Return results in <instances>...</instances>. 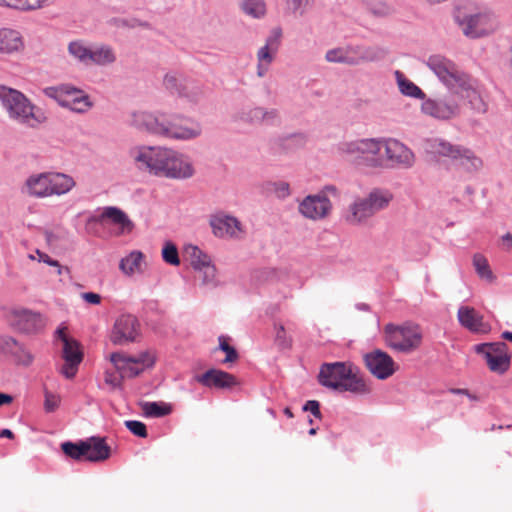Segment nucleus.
<instances>
[{"label":"nucleus","instance_id":"nucleus-44","mask_svg":"<svg viewBox=\"0 0 512 512\" xmlns=\"http://www.w3.org/2000/svg\"><path fill=\"white\" fill-rule=\"evenodd\" d=\"M366 7L370 13L377 17H386L393 13V8L381 0H367Z\"/></svg>","mask_w":512,"mask_h":512},{"label":"nucleus","instance_id":"nucleus-59","mask_svg":"<svg viewBox=\"0 0 512 512\" xmlns=\"http://www.w3.org/2000/svg\"><path fill=\"white\" fill-rule=\"evenodd\" d=\"M1 348L3 352L12 355L20 350V343L13 337H5L2 339Z\"/></svg>","mask_w":512,"mask_h":512},{"label":"nucleus","instance_id":"nucleus-63","mask_svg":"<svg viewBox=\"0 0 512 512\" xmlns=\"http://www.w3.org/2000/svg\"><path fill=\"white\" fill-rule=\"evenodd\" d=\"M112 21H113L114 25H116L117 27L134 28L136 26H144V27L148 26L147 23H143L137 19L127 20V19H123V18H114Z\"/></svg>","mask_w":512,"mask_h":512},{"label":"nucleus","instance_id":"nucleus-8","mask_svg":"<svg viewBox=\"0 0 512 512\" xmlns=\"http://www.w3.org/2000/svg\"><path fill=\"white\" fill-rule=\"evenodd\" d=\"M134 160L140 169L164 176L172 160L177 161V151L162 147H142Z\"/></svg>","mask_w":512,"mask_h":512},{"label":"nucleus","instance_id":"nucleus-45","mask_svg":"<svg viewBox=\"0 0 512 512\" xmlns=\"http://www.w3.org/2000/svg\"><path fill=\"white\" fill-rule=\"evenodd\" d=\"M325 59L330 63H340L350 66V61L348 58V45L328 50L325 54Z\"/></svg>","mask_w":512,"mask_h":512},{"label":"nucleus","instance_id":"nucleus-30","mask_svg":"<svg viewBox=\"0 0 512 512\" xmlns=\"http://www.w3.org/2000/svg\"><path fill=\"white\" fill-rule=\"evenodd\" d=\"M93 106L89 96L82 90L76 88L67 96L66 102H62V107L68 108L76 113H85Z\"/></svg>","mask_w":512,"mask_h":512},{"label":"nucleus","instance_id":"nucleus-20","mask_svg":"<svg viewBox=\"0 0 512 512\" xmlns=\"http://www.w3.org/2000/svg\"><path fill=\"white\" fill-rule=\"evenodd\" d=\"M109 221L121 228L122 232H131L134 228L133 222L129 219L127 214L120 208L115 206L104 207L102 212L98 215H92L88 218V224H104Z\"/></svg>","mask_w":512,"mask_h":512},{"label":"nucleus","instance_id":"nucleus-52","mask_svg":"<svg viewBox=\"0 0 512 512\" xmlns=\"http://www.w3.org/2000/svg\"><path fill=\"white\" fill-rule=\"evenodd\" d=\"M219 349L226 354V357L223 360L224 363L234 362L239 357L236 349L227 343L224 336L219 337Z\"/></svg>","mask_w":512,"mask_h":512},{"label":"nucleus","instance_id":"nucleus-10","mask_svg":"<svg viewBox=\"0 0 512 512\" xmlns=\"http://www.w3.org/2000/svg\"><path fill=\"white\" fill-rule=\"evenodd\" d=\"M478 354H482L492 372L503 374L511 364V354L505 342L481 343L474 347Z\"/></svg>","mask_w":512,"mask_h":512},{"label":"nucleus","instance_id":"nucleus-14","mask_svg":"<svg viewBox=\"0 0 512 512\" xmlns=\"http://www.w3.org/2000/svg\"><path fill=\"white\" fill-rule=\"evenodd\" d=\"M363 359L368 371L377 379L385 380L396 372L392 357L380 349L366 353Z\"/></svg>","mask_w":512,"mask_h":512},{"label":"nucleus","instance_id":"nucleus-47","mask_svg":"<svg viewBox=\"0 0 512 512\" xmlns=\"http://www.w3.org/2000/svg\"><path fill=\"white\" fill-rule=\"evenodd\" d=\"M473 265L477 274L484 279L492 280L493 274L489 267L487 259L481 254H475L473 257Z\"/></svg>","mask_w":512,"mask_h":512},{"label":"nucleus","instance_id":"nucleus-31","mask_svg":"<svg viewBox=\"0 0 512 512\" xmlns=\"http://www.w3.org/2000/svg\"><path fill=\"white\" fill-rule=\"evenodd\" d=\"M20 33L11 29H0V53H13L22 48Z\"/></svg>","mask_w":512,"mask_h":512},{"label":"nucleus","instance_id":"nucleus-12","mask_svg":"<svg viewBox=\"0 0 512 512\" xmlns=\"http://www.w3.org/2000/svg\"><path fill=\"white\" fill-rule=\"evenodd\" d=\"M140 334V323L131 314L120 315L111 330L110 340L115 345H126L137 340Z\"/></svg>","mask_w":512,"mask_h":512},{"label":"nucleus","instance_id":"nucleus-39","mask_svg":"<svg viewBox=\"0 0 512 512\" xmlns=\"http://www.w3.org/2000/svg\"><path fill=\"white\" fill-rule=\"evenodd\" d=\"M186 81L187 80L184 79L181 75H178L174 72H169L164 76L163 85L165 89L168 90L171 94H176L179 96Z\"/></svg>","mask_w":512,"mask_h":512},{"label":"nucleus","instance_id":"nucleus-16","mask_svg":"<svg viewBox=\"0 0 512 512\" xmlns=\"http://www.w3.org/2000/svg\"><path fill=\"white\" fill-rule=\"evenodd\" d=\"M451 91L465 98L474 111L478 113H485L487 111V104L481 96L479 83L469 74L466 73Z\"/></svg>","mask_w":512,"mask_h":512},{"label":"nucleus","instance_id":"nucleus-54","mask_svg":"<svg viewBox=\"0 0 512 512\" xmlns=\"http://www.w3.org/2000/svg\"><path fill=\"white\" fill-rule=\"evenodd\" d=\"M280 119L279 111L275 108L267 109L262 107L261 125H275Z\"/></svg>","mask_w":512,"mask_h":512},{"label":"nucleus","instance_id":"nucleus-18","mask_svg":"<svg viewBox=\"0 0 512 512\" xmlns=\"http://www.w3.org/2000/svg\"><path fill=\"white\" fill-rule=\"evenodd\" d=\"M387 55L388 50L380 46L348 45L350 66L379 62L384 60Z\"/></svg>","mask_w":512,"mask_h":512},{"label":"nucleus","instance_id":"nucleus-56","mask_svg":"<svg viewBox=\"0 0 512 512\" xmlns=\"http://www.w3.org/2000/svg\"><path fill=\"white\" fill-rule=\"evenodd\" d=\"M12 356L18 364L24 366H29L33 362L32 354L22 344H20V350L12 354Z\"/></svg>","mask_w":512,"mask_h":512},{"label":"nucleus","instance_id":"nucleus-62","mask_svg":"<svg viewBox=\"0 0 512 512\" xmlns=\"http://www.w3.org/2000/svg\"><path fill=\"white\" fill-rule=\"evenodd\" d=\"M80 363H74V362H65V364L62 366L60 372L63 376H65L67 379H72L75 377L78 366Z\"/></svg>","mask_w":512,"mask_h":512},{"label":"nucleus","instance_id":"nucleus-4","mask_svg":"<svg viewBox=\"0 0 512 512\" xmlns=\"http://www.w3.org/2000/svg\"><path fill=\"white\" fill-rule=\"evenodd\" d=\"M428 152L450 158L456 161L468 173H476L483 167V161L471 149L452 144L441 138H432L426 141Z\"/></svg>","mask_w":512,"mask_h":512},{"label":"nucleus","instance_id":"nucleus-9","mask_svg":"<svg viewBox=\"0 0 512 512\" xmlns=\"http://www.w3.org/2000/svg\"><path fill=\"white\" fill-rule=\"evenodd\" d=\"M380 151L385 150L383 168L409 169L415 163L411 149L396 139H380Z\"/></svg>","mask_w":512,"mask_h":512},{"label":"nucleus","instance_id":"nucleus-41","mask_svg":"<svg viewBox=\"0 0 512 512\" xmlns=\"http://www.w3.org/2000/svg\"><path fill=\"white\" fill-rule=\"evenodd\" d=\"M69 53L80 62L88 64L91 48L84 45L82 41H72L68 45Z\"/></svg>","mask_w":512,"mask_h":512},{"label":"nucleus","instance_id":"nucleus-61","mask_svg":"<svg viewBox=\"0 0 512 512\" xmlns=\"http://www.w3.org/2000/svg\"><path fill=\"white\" fill-rule=\"evenodd\" d=\"M305 412H310L314 417L321 419L320 403L317 400H308L302 407Z\"/></svg>","mask_w":512,"mask_h":512},{"label":"nucleus","instance_id":"nucleus-6","mask_svg":"<svg viewBox=\"0 0 512 512\" xmlns=\"http://www.w3.org/2000/svg\"><path fill=\"white\" fill-rule=\"evenodd\" d=\"M456 22L463 34L471 39L489 36L499 28L497 17L487 11L459 14L456 16Z\"/></svg>","mask_w":512,"mask_h":512},{"label":"nucleus","instance_id":"nucleus-1","mask_svg":"<svg viewBox=\"0 0 512 512\" xmlns=\"http://www.w3.org/2000/svg\"><path fill=\"white\" fill-rule=\"evenodd\" d=\"M323 387L337 392L367 395L371 387L366 383L359 369L350 362L323 363L318 374Z\"/></svg>","mask_w":512,"mask_h":512},{"label":"nucleus","instance_id":"nucleus-24","mask_svg":"<svg viewBox=\"0 0 512 512\" xmlns=\"http://www.w3.org/2000/svg\"><path fill=\"white\" fill-rule=\"evenodd\" d=\"M210 226L216 237H235L240 230V221L233 216H214L210 220Z\"/></svg>","mask_w":512,"mask_h":512},{"label":"nucleus","instance_id":"nucleus-35","mask_svg":"<svg viewBox=\"0 0 512 512\" xmlns=\"http://www.w3.org/2000/svg\"><path fill=\"white\" fill-rule=\"evenodd\" d=\"M89 63L106 66L116 61L113 49L108 45H101L91 49Z\"/></svg>","mask_w":512,"mask_h":512},{"label":"nucleus","instance_id":"nucleus-11","mask_svg":"<svg viewBox=\"0 0 512 512\" xmlns=\"http://www.w3.org/2000/svg\"><path fill=\"white\" fill-rule=\"evenodd\" d=\"M426 65L438 77V79L450 90L454 89L458 82L465 76V72L443 55H431Z\"/></svg>","mask_w":512,"mask_h":512},{"label":"nucleus","instance_id":"nucleus-17","mask_svg":"<svg viewBox=\"0 0 512 512\" xmlns=\"http://www.w3.org/2000/svg\"><path fill=\"white\" fill-rule=\"evenodd\" d=\"M299 213L311 220H322L328 217L332 211V203L323 195H307L298 206Z\"/></svg>","mask_w":512,"mask_h":512},{"label":"nucleus","instance_id":"nucleus-15","mask_svg":"<svg viewBox=\"0 0 512 512\" xmlns=\"http://www.w3.org/2000/svg\"><path fill=\"white\" fill-rule=\"evenodd\" d=\"M421 111L438 120H450L459 115L460 106L454 99L425 97Z\"/></svg>","mask_w":512,"mask_h":512},{"label":"nucleus","instance_id":"nucleus-50","mask_svg":"<svg viewBox=\"0 0 512 512\" xmlns=\"http://www.w3.org/2000/svg\"><path fill=\"white\" fill-rule=\"evenodd\" d=\"M314 0H286L288 9L294 14L302 16Z\"/></svg>","mask_w":512,"mask_h":512},{"label":"nucleus","instance_id":"nucleus-40","mask_svg":"<svg viewBox=\"0 0 512 512\" xmlns=\"http://www.w3.org/2000/svg\"><path fill=\"white\" fill-rule=\"evenodd\" d=\"M75 91L76 88L73 86L62 85L59 87H47L44 89V94L49 98L55 99L62 106V102H66L67 96Z\"/></svg>","mask_w":512,"mask_h":512},{"label":"nucleus","instance_id":"nucleus-37","mask_svg":"<svg viewBox=\"0 0 512 512\" xmlns=\"http://www.w3.org/2000/svg\"><path fill=\"white\" fill-rule=\"evenodd\" d=\"M185 254L189 257L190 264L195 270L202 271L205 266L211 263L209 256L197 246H186Z\"/></svg>","mask_w":512,"mask_h":512},{"label":"nucleus","instance_id":"nucleus-58","mask_svg":"<svg viewBox=\"0 0 512 512\" xmlns=\"http://www.w3.org/2000/svg\"><path fill=\"white\" fill-rule=\"evenodd\" d=\"M60 403V398L49 391H45L44 409L46 412H54Z\"/></svg>","mask_w":512,"mask_h":512},{"label":"nucleus","instance_id":"nucleus-55","mask_svg":"<svg viewBox=\"0 0 512 512\" xmlns=\"http://www.w3.org/2000/svg\"><path fill=\"white\" fill-rule=\"evenodd\" d=\"M276 333H275V344L280 349H287L291 346V341L286 336V331L283 325H279L278 327H275Z\"/></svg>","mask_w":512,"mask_h":512},{"label":"nucleus","instance_id":"nucleus-19","mask_svg":"<svg viewBox=\"0 0 512 512\" xmlns=\"http://www.w3.org/2000/svg\"><path fill=\"white\" fill-rule=\"evenodd\" d=\"M164 113L154 114L147 111H134L130 114L128 124L135 129L160 136Z\"/></svg>","mask_w":512,"mask_h":512},{"label":"nucleus","instance_id":"nucleus-42","mask_svg":"<svg viewBox=\"0 0 512 512\" xmlns=\"http://www.w3.org/2000/svg\"><path fill=\"white\" fill-rule=\"evenodd\" d=\"M179 96L186 98L193 104H197L203 98V90L201 86L196 85L193 82L186 81Z\"/></svg>","mask_w":512,"mask_h":512},{"label":"nucleus","instance_id":"nucleus-29","mask_svg":"<svg viewBox=\"0 0 512 512\" xmlns=\"http://www.w3.org/2000/svg\"><path fill=\"white\" fill-rule=\"evenodd\" d=\"M76 185L74 179L63 173H49L50 196L68 193Z\"/></svg>","mask_w":512,"mask_h":512},{"label":"nucleus","instance_id":"nucleus-7","mask_svg":"<svg viewBox=\"0 0 512 512\" xmlns=\"http://www.w3.org/2000/svg\"><path fill=\"white\" fill-rule=\"evenodd\" d=\"M385 342L388 347L402 353L416 350L422 340V334L417 326L395 325L392 323L384 327Z\"/></svg>","mask_w":512,"mask_h":512},{"label":"nucleus","instance_id":"nucleus-36","mask_svg":"<svg viewBox=\"0 0 512 512\" xmlns=\"http://www.w3.org/2000/svg\"><path fill=\"white\" fill-rule=\"evenodd\" d=\"M374 213L386 208L392 200V194L387 190L374 189L366 197Z\"/></svg>","mask_w":512,"mask_h":512},{"label":"nucleus","instance_id":"nucleus-26","mask_svg":"<svg viewBox=\"0 0 512 512\" xmlns=\"http://www.w3.org/2000/svg\"><path fill=\"white\" fill-rule=\"evenodd\" d=\"M88 444L87 461L102 462L111 455V447L106 443L105 437L91 436L85 439Z\"/></svg>","mask_w":512,"mask_h":512},{"label":"nucleus","instance_id":"nucleus-33","mask_svg":"<svg viewBox=\"0 0 512 512\" xmlns=\"http://www.w3.org/2000/svg\"><path fill=\"white\" fill-rule=\"evenodd\" d=\"M88 447L85 440L78 442L66 441L61 444L63 453L75 461H87Z\"/></svg>","mask_w":512,"mask_h":512},{"label":"nucleus","instance_id":"nucleus-46","mask_svg":"<svg viewBox=\"0 0 512 512\" xmlns=\"http://www.w3.org/2000/svg\"><path fill=\"white\" fill-rule=\"evenodd\" d=\"M242 10L254 18H259L265 14V4L262 0H244Z\"/></svg>","mask_w":512,"mask_h":512},{"label":"nucleus","instance_id":"nucleus-2","mask_svg":"<svg viewBox=\"0 0 512 512\" xmlns=\"http://www.w3.org/2000/svg\"><path fill=\"white\" fill-rule=\"evenodd\" d=\"M0 101L9 117L20 124L36 128L47 121L46 113L35 107L20 91L0 85Z\"/></svg>","mask_w":512,"mask_h":512},{"label":"nucleus","instance_id":"nucleus-28","mask_svg":"<svg viewBox=\"0 0 512 512\" xmlns=\"http://www.w3.org/2000/svg\"><path fill=\"white\" fill-rule=\"evenodd\" d=\"M281 30L274 29L267 37L266 43L257 52V61L271 65L278 52L281 39Z\"/></svg>","mask_w":512,"mask_h":512},{"label":"nucleus","instance_id":"nucleus-53","mask_svg":"<svg viewBox=\"0 0 512 512\" xmlns=\"http://www.w3.org/2000/svg\"><path fill=\"white\" fill-rule=\"evenodd\" d=\"M125 426L132 434L138 437L146 438L148 435L146 425L141 421L127 420L125 421Z\"/></svg>","mask_w":512,"mask_h":512},{"label":"nucleus","instance_id":"nucleus-3","mask_svg":"<svg viewBox=\"0 0 512 512\" xmlns=\"http://www.w3.org/2000/svg\"><path fill=\"white\" fill-rule=\"evenodd\" d=\"M380 139L364 138L344 141L338 144L337 151L342 158L358 167L383 168L384 160L380 156Z\"/></svg>","mask_w":512,"mask_h":512},{"label":"nucleus","instance_id":"nucleus-57","mask_svg":"<svg viewBox=\"0 0 512 512\" xmlns=\"http://www.w3.org/2000/svg\"><path fill=\"white\" fill-rule=\"evenodd\" d=\"M130 357H126L124 354L120 352H114L110 356V361L114 364L115 368L118 371H123L126 369L128 363H131L129 360Z\"/></svg>","mask_w":512,"mask_h":512},{"label":"nucleus","instance_id":"nucleus-32","mask_svg":"<svg viewBox=\"0 0 512 512\" xmlns=\"http://www.w3.org/2000/svg\"><path fill=\"white\" fill-rule=\"evenodd\" d=\"M394 75H395V79H396L399 91L403 95L412 97L415 99H420V100L425 99V97H426L425 93L416 84H414L412 81L407 79L401 71L396 70L394 72Z\"/></svg>","mask_w":512,"mask_h":512},{"label":"nucleus","instance_id":"nucleus-49","mask_svg":"<svg viewBox=\"0 0 512 512\" xmlns=\"http://www.w3.org/2000/svg\"><path fill=\"white\" fill-rule=\"evenodd\" d=\"M261 113L262 107L256 106L252 107L248 110L242 111L239 118L241 121L252 124V125H261Z\"/></svg>","mask_w":512,"mask_h":512},{"label":"nucleus","instance_id":"nucleus-60","mask_svg":"<svg viewBox=\"0 0 512 512\" xmlns=\"http://www.w3.org/2000/svg\"><path fill=\"white\" fill-rule=\"evenodd\" d=\"M130 362L133 364H142V368L153 366L155 359L148 352L141 353L138 357H130Z\"/></svg>","mask_w":512,"mask_h":512},{"label":"nucleus","instance_id":"nucleus-34","mask_svg":"<svg viewBox=\"0 0 512 512\" xmlns=\"http://www.w3.org/2000/svg\"><path fill=\"white\" fill-rule=\"evenodd\" d=\"M144 255L140 251H132L129 255L122 258L119 263V269L128 276L136 272H141V265Z\"/></svg>","mask_w":512,"mask_h":512},{"label":"nucleus","instance_id":"nucleus-64","mask_svg":"<svg viewBox=\"0 0 512 512\" xmlns=\"http://www.w3.org/2000/svg\"><path fill=\"white\" fill-rule=\"evenodd\" d=\"M289 145L297 148L303 147L307 142V136L304 133L291 134L286 138Z\"/></svg>","mask_w":512,"mask_h":512},{"label":"nucleus","instance_id":"nucleus-13","mask_svg":"<svg viewBox=\"0 0 512 512\" xmlns=\"http://www.w3.org/2000/svg\"><path fill=\"white\" fill-rule=\"evenodd\" d=\"M10 323L15 330L24 334L39 333L45 326V320L39 312L25 308L13 309Z\"/></svg>","mask_w":512,"mask_h":512},{"label":"nucleus","instance_id":"nucleus-38","mask_svg":"<svg viewBox=\"0 0 512 512\" xmlns=\"http://www.w3.org/2000/svg\"><path fill=\"white\" fill-rule=\"evenodd\" d=\"M62 357L65 362L81 363L83 360V353L80 348V343L75 339L65 340Z\"/></svg>","mask_w":512,"mask_h":512},{"label":"nucleus","instance_id":"nucleus-51","mask_svg":"<svg viewBox=\"0 0 512 512\" xmlns=\"http://www.w3.org/2000/svg\"><path fill=\"white\" fill-rule=\"evenodd\" d=\"M268 190L273 191L280 199H285L290 195L289 183L284 181L267 183Z\"/></svg>","mask_w":512,"mask_h":512},{"label":"nucleus","instance_id":"nucleus-21","mask_svg":"<svg viewBox=\"0 0 512 512\" xmlns=\"http://www.w3.org/2000/svg\"><path fill=\"white\" fill-rule=\"evenodd\" d=\"M195 381L209 388L227 389L237 385V380L232 374L219 370L209 369L201 375L194 377Z\"/></svg>","mask_w":512,"mask_h":512},{"label":"nucleus","instance_id":"nucleus-23","mask_svg":"<svg viewBox=\"0 0 512 512\" xmlns=\"http://www.w3.org/2000/svg\"><path fill=\"white\" fill-rule=\"evenodd\" d=\"M459 323L474 333H486L488 326L483 322V317L474 308L461 306L457 313Z\"/></svg>","mask_w":512,"mask_h":512},{"label":"nucleus","instance_id":"nucleus-5","mask_svg":"<svg viewBox=\"0 0 512 512\" xmlns=\"http://www.w3.org/2000/svg\"><path fill=\"white\" fill-rule=\"evenodd\" d=\"M202 134L201 124L181 114H163L160 136L173 140L189 141Z\"/></svg>","mask_w":512,"mask_h":512},{"label":"nucleus","instance_id":"nucleus-22","mask_svg":"<svg viewBox=\"0 0 512 512\" xmlns=\"http://www.w3.org/2000/svg\"><path fill=\"white\" fill-rule=\"evenodd\" d=\"M21 192L33 198L49 197V173L43 172L30 175L21 187Z\"/></svg>","mask_w":512,"mask_h":512},{"label":"nucleus","instance_id":"nucleus-25","mask_svg":"<svg viewBox=\"0 0 512 512\" xmlns=\"http://www.w3.org/2000/svg\"><path fill=\"white\" fill-rule=\"evenodd\" d=\"M367 198H358L350 206L346 221L351 225H359L374 215Z\"/></svg>","mask_w":512,"mask_h":512},{"label":"nucleus","instance_id":"nucleus-27","mask_svg":"<svg viewBox=\"0 0 512 512\" xmlns=\"http://www.w3.org/2000/svg\"><path fill=\"white\" fill-rule=\"evenodd\" d=\"M194 172L189 158L177 152V161L172 160L164 176L173 179H187L192 177Z\"/></svg>","mask_w":512,"mask_h":512},{"label":"nucleus","instance_id":"nucleus-43","mask_svg":"<svg viewBox=\"0 0 512 512\" xmlns=\"http://www.w3.org/2000/svg\"><path fill=\"white\" fill-rule=\"evenodd\" d=\"M142 409L148 417H163L171 412L169 406L159 402H145L142 404Z\"/></svg>","mask_w":512,"mask_h":512},{"label":"nucleus","instance_id":"nucleus-48","mask_svg":"<svg viewBox=\"0 0 512 512\" xmlns=\"http://www.w3.org/2000/svg\"><path fill=\"white\" fill-rule=\"evenodd\" d=\"M162 258L166 263L178 266L180 264V259L176 245L170 241L166 242L162 249Z\"/></svg>","mask_w":512,"mask_h":512}]
</instances>
